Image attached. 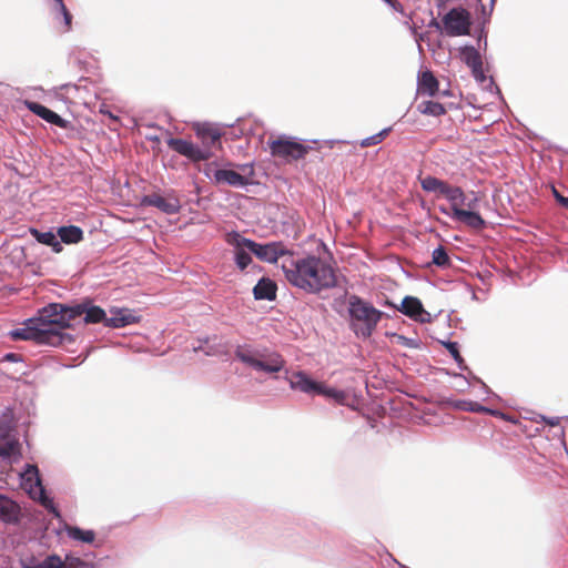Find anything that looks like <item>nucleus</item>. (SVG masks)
I'll use <instances>...</instances> for the list:
<instances>
[{
	"instance_id": "10",
	"label": "nucleus",
	"mask_w": 568,
	"mask_h": 568,
	"mask_svg": "<svg viewBox=\"0 0 568 568\" xmlns=\"http://www.w3.org/2000/svg\"><path fill=\"white\" fill-rule=\"evenodd\" d=\"M444 31L447 36H465L470 29V13L464 8H453L443 20Z\"/></svg>"
},
{
	"instance_id": "26",
	"label": "nucleus",
	"mask_w": 568,
	"mask_h": 568,
	"mask_svg": "<svg viewBox=\"0 0 568 568\" xmlns=\"http://www.w3.org/2000/svg\"><path fill=\"white\" fill-rule=\"evenodd\" d=\"M417 110L425 115L440 116L446 113L445 106L436 101L427 100L417 104Z\"/></svg>"
},
{
	"instance_id": "31",
	"label": "nucleus",
	"mask_w": 568,
	"mask_h": 568,
	"mask_svg": "<svg viewBox=\"0 0 568 568\" xmlns=\"http://www.w3.org/2000/svg\"><path fill=\"white\" fill-rule=\"evenodd\" d=\"M54 10L57 11V13L59 16L62 17L61 31L62 32L70 31L71 27H72V14L69 12V10L65 7V4L61 3L60 6L55 7Z\"/></svg>"
},
{
	"instance_id": "11",
	"label": "nucleus",
	"mask_w": 568,
	"mask_h": 568,
	"mask_svg": "<svg viewBox=\"0 0 568 568\" xmlns=\"http://www.w3.org/2000/svg\"><path fill=\"white\" fill-rule=\"evenodd\" d=\"M417 92L427 97H453L454 91L450 89L449 81L442 85L435 73H418Z\"/></svg>"
},
{
	"instance_id": "23",
	"label": "nucleus",
	"mask_w": 568,
	"mask_h": 568,
	"mask_svg": "<svg viewBox=\"0 0 568 568\" xmlns=\"http://www.w3.org/2000/svg\"><path fill=\"white\" fill-rule=\"evenodd\" d=\"M443 196H445L452 204V211L455 215V207H460L462 204H465V193L459 186H452L447 184Z\"/></svg>"
},
{
	"instance_id": "22",
	"label": "nucleus",
	"mask_w": 568,
	"mask_h": 568,
	"mask_svg": "<svg viewBox=\"0 0 568 568\" xmlns=\"http://www.w3.org/2000/svg\"><path fill=\"white\" fill-rule=\"evenodd\" d=\"M462 60L471 71H483L481 55L475 48H465L462 51Z\"/></svg>"
},
{
	"instance_id": "52",
	"label": "nucleus",
	"mask_w": 568,
	"mask_h": 568,
	"mask_svg": "<svg viewBox=\"0 0 568 568\" xmlns=\"http://www.w3.org/2000/svg\"><path fill=\"white\" fill-rule=\"evenodd\" d=\"M480 384H481V388H483L485 394H490L491 393L490 389L488 388V386L485 383L480 382Z\"/></svg>"
},
{
	"instance_id": "51",
	"label": "nucleus",
	"mask_w": 568,
	"mask_h": 568,
	"mask_svg": "<svg viewBox=\"0 0 568 568\" xmlns=\"http://www.w3.org/2000/svg\"><path fill=\"white\" fill-rule=\"evenodd\" d=\"M240 168H241V170H242L243 172H245V171H247V170H248V171L252 173V171H253L252 164H243V165H241Z\"/></svg>"
},
{
	"instance_id": "17",
	"label": "nucleus",
	"mask_w": 568,
	"mask_h": 568,
	"mask_svg": "<svg viewBox=\"0 0 568 568\" xmlns=\"http://www.w3.org/2000/svg\"><path fill=\"white\" fill-rule=\"evenodd\" d=\"M213 176L216 185L225 184L233 187H244L250 183L247 178L233 170L221 169L215 171Z\"/></svg>"
},
{
	"instance_id": "38",
	"label": "nucleus",
	"mask_w": 568,
	"mask_h": 568,
	"mask_svg": "<svg viewBox=\"0 0 568 568\" xmlns=\"http://www.w3.org/2000/svg\"><path fill=\"white\" fill-rule=\"evenodd\" d=\"M219 170L220 169H215L212 163H209L203 168L202 172L212 183H214L213 173Z\"/></svg>"
},
{
	"instance_id": "8",
	"label": "nucleus",
	"mask_w": 568,
	"mask_h": 568,
	"mask_svg": "<svg viewBox=\"0 0 568 568\" xmlns=\"http://www.w3.org/2000/svg\"><path fill=\"white\" fill-rule=\"evenodd\" d=\"M21 486L32 499L38 500L54 517H60V513L54 506L53 500L45 494L39 469L36 465H26L24 471L21 473Z\"/></svg>"
},
{
	"instance_id": "39",
	"label": "nucleus",
	"mask_w": 568,
	"mask_h": 568,
	"mask_svg": "<svg viewBox=\"0 0 568 568\" xmlns=\"http://www.w3.org/2000/svg\"><path fill=\"white\" fill-rule=\"evenodd\" d=\"M552 193H554L556 201L564 207L568 209V197L561 195L554 186H552Z\"/></svg>"
},
{
	"instance_id": "33",
	"label": "nucleus",
	"mask_w": 568,
	"mask_h": 568,
	"mask_svg": "<svg viewBox=\"0 0 568 568\" xmlns=\"http://www.w3.org/2000/svg\"><path fill=\"white\" fill-rule=\"evenodd\" d=\"M32 236L41 244H44V245H51L53 240L57 237V234H54L53 232L51 231H47V232H41L37 229H31L30 230Z\"/></svg>"
},
{
	"instance_id": "28",
	"label": "nucleus",
	"mask_w": 568,
	"mask_h": 568,
	"mask_svg": "<svg viewBox=\"0 0 568 568\" xmlns=\"http://www.w3.org/2000/svg\"><path fill=\"white\" fill-rule=\"evenodd\" d=\"M83 312H85V303L75 304L72 306L64 305L63 310V329L68 328L70 326V322L75 320L77 317H80L83 315Z\"/></svg>"
},
{
	"instance_id": "30",
	"label": "nucleus",
	"mask_w": 568,
	"mask_h": 568,
	"mask_svg": "<svg viewBox=\"0 0 568 568\" xmlns=\"http://www.w3.org/2000/svg\"><path fill=\"white\" fill-rule=\"evenodd\" d=\"M432 262L439 267H447L450 265V260L444 246L439 245L432 253Z\"/></svg>"
},
{
	"instance_id": "47",
	"label": "nucleus",
	"mask_w": 568,
	"mask_h": 568,
	"mask_svg": "<svg viewBox=\"0 0 568 568\" xmlns=\"http://www.w3.org/2000/svg\"><path fill=\"white\" fill-rule=\"evenodd\" d=\"M390 129L387 128V129H383L382 131H379L378 133H376L377 135H381V142L385 139V136L389 133Z\"/></svg>"
},
{
	"instance_id": "4",
	"label": "nucleus",
	"mask_w": 568,
	"mask_h": 568,
	"mask_svg": "<svg viewBox=\"0 0 568 568\" xmlns=\"http://www.w3.org/2000/svg\"><path fill=\"white\" fill-rule=\"evenodd\" d=\"M196 134L202 140V146L175 138H170L166 143L176 153L192 162L206 161L213 156L212 148L221 144V133L217 129L204 124L196 129Z\"/></svg>"
},
{
	"instance_id": "48",
	"label": "nucleus",
	"mask_w": 568,
	"mask_h": 568,
	"mask_svg": "<svg viewBox=\"0 0 568 568\" xmlns=\"http://www.w3.org/2000/svg\"><path fill=\"white\" fill-rule=\"evenodd\" d=\"M399 338L404 341V345H406V346H415L414 339L406 338L404 336H399Z\"/></svg>"
},
{
	"instance_id": "49",
	"label": "nucleus",
	"mask_w": 568,
	"mask_h": 568,
	"mask_svg": "<svg viewBox=\"0 0 568 568\" xmlns=\"http://www.w3.org/2000/svg\"><path fill=\"white\" fill-rule=\"evenodd\" d=\"M21 568H40L39 562L36 564H23Z\"/></svg>"
},
{
	"instance_id": "46",
	"label": "nucleus",
	"mask_w": 568,
	"mask_h": 568,
	"mask_svg": "<svg viewBox=\"0 0 568 568\" xmlns=\"http://www.w3.org/2000/svg\"><path fill=\"white\" fill-rule=\"evenodd\" d=\"M475 75V79L478 81V82H485L487 80V75L486 73H483V72H479V73H473Z\"/></svg>"
},
{
	"instance_id": "20",
	"label": "nucleus",
	"mask_w": 568,
	"mask_h": 568,
	"mask_svg": "<svg viewBox=\"0 0 568 568\" xmlns=\"http://www.w3.org/2000/svg\"><path fill=\"white\" fill-rule=\"evenodd\" d=\"M276 284L266 277H262L253 288L254 298L273 301L276 297Z\"/></svg>"
},
{
	"instance_id": "37",
	"label": "nucleus",
	"mask_w": 568,
	"mask_h": 568,
	"mask_svg": "<svg viewBox=\"0 0 568 568\" xmlns=\"http://www.w3.org/2000/svg\"><path fill=\"white\" fill-rule=\"evenodd\" d=\"M381 135H377V134H373L368 138H365L362 142H361V145L363 148H367V146H372V145H376L378 143H381Z\"/></svg>"
},
{
	"instance_id": "9",
	"label": "nucleus",
	"mask_w": 568,
	"mask_h": 568,
	"mask_svg": "<svg viewBox=\"0 0 568 568\" xmlns=\"http://www.w3.org/2000/svg\"><path fill=\"white\" fill-rule=\"evenodd\" d=\"M272 155L285 160H300L312 149L310 144L302 143L296 138L282 135L276 140L268 142Z\"/></svg>"
},
{
	"instance_id": "14",
	"label": "nucleus",
	"mask_w": 568,
	"mask_h": 568,
	"mask_svg": "<svg viewBox=\"0 0 568 568\" xmlns=\"http://www.w3.org/2000/svg\"><path fill=\"white\" fill-rule=\"evenodd\" d=\"M143 203L159 209L165 214H176L180 212L181 203L174 195L162 196L160 194H150L144 196Z\"/></svg>"
},
{
	"instance_id": "5",
	"label": "nucleus",
	"mask_w": 568,
	"mask_h": 568,
	"mask_svg": "<svg viewBox=\"0 0 568 568\" xmlns=\"http://www.w3.org/2000/svg\"><path fill=\"white\" fill-rule=\"evenodd\" d=\"M349 328L357 337L369 338L383 317V312L357 295L348 297Z\"/></svg>"
},
{
	"instance_id": "16",
	"label": "nucleus",
	"mask_w": 568,
	"mask_h": 568,
	"mask_svg": "<svg viewBox=\"0 0 568 568\" xmlns=\"http://www.w3.org/2000/svg\"><path fill=\"white\" fill-rule=\"evenodd\" d=\"M20 506L14 500L0 494V520L8 525H16L20 520Z\"/></svg>"
},
{
	"instance_id": "54",
	"label": "nucleus",
	"mask_w": 568,
	"mask_h": 568,
	"mask_svg": "<svg viewBox=\"0 0 568 568\" xmlns=\"http://www.w3.org/2000/svg\"><path fill=\"white\" fill-rule=\"evenodd\" d=\"M54 1V8L60 6L61 3H64L63 0H53Z\"/></svg>"
},
{
	"instance_id": "15",
	"label": "nucleus",
	"mask_w": 568,
	"mask_h": 568,
	"mask_svg": "<svg viewBox=\"0 0 568 568\" xmlns=\"http://www.w3.org/2000/svg\"><path fill=\"white\" fill-rule=\"evenodd\" d=\"M26 106L29 111L47 121L48 123L54 124L61 129L69 128L70 122L68 120L61 118L58 113L53 112L39 102L26 101Z\"/></svg>"
},
{
	"instance_id": "44",
	"label": "nucleus",
	"mask_w": 568,
	"mask_h": 568,
	"mask_svg": "<svg viewBox=\"0 0 568 568\" xmlns=\"http://www.w3.org/2000/svg\"><path fill=\"white\" fill-rule=\"evenodd\" d=\"M477 201H478L477 197H474V199L468 200V201L466 199L464 205L467 206L470 211H473V209H475L476 205H477Z\"/></svg>"
},
{
	"instance_id": "27",
	"label": "nucleus",
	"mask_w": 568,
	"mask_h": 568,
	"mask_svg": "<svg viewBox=\"0 0 568 568\" xmlns=\"http://www.w3.org/2000/svg\"><path fill=\"white\" fill-rule=\"evenodd\" d=\"M318 395L333 399L336 404L347 405L348 395L345 390L326 386L322 383Z\"/></svg>"
},
{
	"instance_id": "24",
	"label": "nucleus",
	"mask_w": 568,
	"mask_h": 568,
	"mask_svg": "<svg viewBox=\"0 0 568 568\" xmlns=\"http://www.w3.org/2000/svg\"><path fill=\"white\" fill-rule=\"evenodd\" d=\"M65 534L69 538L87 544H92L95 539V532L91 529L84 530L77 526H67Z\"/></svg>"
},
{
	"instance_id": "2",
	"label": "nucleus",
	"mask_w": 568,
	"mask_h": 568,
	"mask_svg": "<svg viewBox=\"0 0 568 568\" xmlns=\"http://www.w3.org/2000/svg\"><path fill=\"white\" fill-rule=\"evenodd\" d=\"M64 304L51 303L39 311L38 317L28 318L23 327L10 331L13 341H34L40 345L61 346L72 342L71 335L63 332Z\"/></svg>"
},
{
	"instance_id": "42",
	"label": "nucleus",
	"mask_w": 568,
	"mask_h": 568,
	"mask_svg": "<svg viewBox=\"0 0 568 568\" xmlns=\"http://www.w3.org/2000/svg\"><path fill=\"white\" fill-rule=\"evenodd\" d=\"M387 4H389L394 10L400 12L402 14H405L403 6L399 3L398 0H388L385 1Z\"/></svg>"
},
{
	"instance_id": "25",
	"label": "nucleus",
	"mask_w": 568,
	"mask_h": 568,
	"mask_svg": "<svg viewBox=\"0 0 568 568\" xmlns=\"http://www.w3.org/2000/svg\"><path fill=\"white\" fill-rule=\"evenodd\" d=\"M447 184L448 183H446L435 176H432V175H427V176L420 179L422 189L426 192L435 193L437 195L444 194V191H445Z\"/></svg>"
},
{
	"instance_id": "3",
	"label": "nucleus",
	"mask_w": 568,
	"mask_h": 568,
	"mask_svg": "<svg viewBox=\"0 0 568 568\" xmlns=\"http://www.w3.org/2000/svg\"><path fill=\"white\" fill-rule=\"evenodd\" d=\"M234 355L237 361L256 373L272 375L285 367L284 357L277 351L262 344H240L235 347Z\"/></svg>"
},
{
	"instance_id": "1",
	"label": "nucleus",
	"mask_w": 568,
	"mask_h": 568,
	"mask_svg": "<svg viewBox=\"0 0 568 568\" xmlns=\"http://www.w3.org/2000/svg\"><path fill=\"white\" fill-rule=\"evenodd\" d=\"M286 281L308 294H318L337 285L333 266L315 255H287L282 262Z\"/></svg>"
},
{
	"instance_id": "19",
	"label": "nucleus",
	"mask_w": 568,
	"mask_h": 568,
	"mask_svg": "<svg viewBox=\"0 0 568 568\" xmlns=\"http://www.w3.org/2000/svg\"><path fill=\"white\" fill-rule=\"evenodd\" d=\"M452 217L475 230H480L485 225L484 219L477 212L470 210L455 207V215H452Z\"/></svg>"
},
{
	"instance_id": "29",
	"label": "nucleus",
	"mask_w": 568,
	"mask_h": 568,
	"mask_svg": "<svg viewBox=\"0 0 568 568\" xmlns=\"http://www.w3.org/2000/svg\"><path fill=\"white\" fill-rule=\"evenodd\" d=\"M456 407H458L462 410L465 412H473V413H487L493 416H499L501 415L499 412L495 409L487 408L479 403L470 402V400H460L457 403Z\"/></svg>"
},
{
	"instance_id": "53",
	"label": "nucleus",
	"mask_w": 568,
	"mask_h": 568,
	"mask_svg": "<svg viewBox=\"0 0 568 568\" xmlns=\"http://www.w3.org/2000/svg\"><path fill=\"white\" fill-rule=\"evenodd\" d=\"M6 357L10 361H14L16 354H8Z\"/></svg>"
},
{
	"instance_id": "50",
	"label": "nucleus",
	"mask_w": 568,
	"mask_h": 568,
	"mask_svg": "<svg viewBox=\"0 0 568 568\" xmlns=\"http://www.w3.org/2000/svg\"><path fill=\"white\" fill-rule=\"evenodd\" d=\"M101 112L104 113V114H108L110 119H112L113 121H118V116H115L113 113H111L110 111H104L103 109H101Z\"/></svg>"
},
{
	"instance_id": "7",
	"label": "nucleus",
	"mask_w": 568,
	"mask_h": 568,
	"mask_svg": "<svg viewBox=\"0 0 568 568\" xmlns=\"http://www.w3.org/2000/svg\"><path fill=\"white\" fill-rule=\"evenodd\" d=\"M85 323H100L111 328H122L131 324L138 323L140 317L129 308H111L108 316L100 306L85 303V312H83Z\"/></svg>"
},
{
	"instance_id": "40",
	"label": "nucleus",
	"mask_w": 568,
	"mask_h": 568,
	"mask_svg": "<svg viewBox=\"0 0 568 568\" xmlns=\"http://www.w3.org/2000/svg\"><path fill=\"white\" fill-rule=\"evenodd\" d=\"M194 352H199V351H202L204 352L205 355L207 356H214V355H217L219 352L215 351L212 346H209V347H204L202 345H199V346H195L193 347Z\"/></svg>"
},
{
	"instance_id": "21",
	"label": "nucleus",
	"mask_w": 568,
	"mask_h": 568,
	"mask_svg": "<svg viewBox=\"0 0 568 568\" xmlns=\"http://www.w3.org/2000/svg\"><path fill=\"white\" fill-rule=\"evenodd\" d=\"M57 234L65 244H77L83 240V231L77 225L61 226Z\"/></svg>"
},
{
	"instance_id": "18",
	"label": "nucleus",
	"mask_w": 568,
	"mask_h": 568,
	"mask_svg": "<svg viewBox=\"0 0 568 568\" xmlns=\"http://www.w3.org/2000/svg\"><path fill=\"white\" fill-rule=\"evenodd\" d=\"M10 426L7 424H0V457L10 458L19 455V443L17 439L10 436Z\"/></svg>"
},
{
	"instance_id": "32",
	"label": "nucleus",
	"mask_w": 568,
	"mask_h": 568,
	"mask_svg": "<svg viewBox=\"0 0 568 568\" xmlns=\"http://www.w3.org/2000/svg\"><path fill=\"white\" fill-rule=\"evenodd\" d=\"M236 251H235V264L237 265V267L240 270H245L251 263H252V257L250 255V253H247L245 250H243L244 247H235Z\"/></svg>"
},
{
	"instance_id": "45",
	"label": "nucleus",
	"mask_w": 568,
	"mask_h": 568,
	"mask_svg": "<svg viewBox=\"0 0 568 568\" xmlns=\"http://www.w3.org/2000/svg\"><path fill=\"white\" fill-rule=\"evenodd\" d=\"M542 418L550 426H557L559 424V420H560L559 417H549V418L542 417Z\"/></svg>"
},
{
	"instance_id": "12",
	"label": "nucleus",
	"mask_w": 568,
	"mask_h": 568,
	"mask_svg": "<svg viewBox=\"0 0 568 568\" xmlns=\"http://www.w3.org/2000/svg\"><path fill=\"white\" fill-rule=\"evenodd\" d=\"M398 311L418 323L425 324L432 322L430 313L424 308L422 302L417 297H404Z\"/></svg>"
},
{
	"instance_id": "13",
	"label": "nucleus",
	"mask_w": 568,
	"mask_h": 568,
	"mask_svg": "<svg viewBox=\"0 0 568 568\" xmlns=\"http://www.w3.org/2000/svg\"><path fill=\"white\" fill-rule=\"evenodd\" d=\"M288 384L291 389L300 390L304 394H317L320 392L322 383H318L312 379L305 372L297 371L294 372L291 376L286 374L284 377Z\"/></svg>"
},
{
	"instance_id": "34",
	"label": "nucleus",
	"mask_w": 568,
	"mask_h": 568,
	"mask_svg": "<svg viewBox=\"0 0 568 568\" xmlns=\"http://www.w3.org/2000/svg\"><path fill=\"white\" fill-rule=\"evenodd\" d=\"M40 568H65L63 560L58 555H50L39 562Z\"/></svg>"
},
{
	"instance_id": "41",
	"label": "nucleus",
	"mask_w": 568,
	"mask_h": 568,
	"mask_svg": "<svg viewBox=\"0 0 568 568\" xmlns=\"http://www.w3.org/2000/svg\"><path fill=\"white\" fill-rule=\"evenodd\" d=\"M95 63H97V61L93 59H90L89 61L79 60L78 68L79 69H94V68H98Z\"/></svg>"
},
{
	"instance_id": "36",
	"label": "nucleus",
	"mask_w": 568,
	"mask_h": 568,
	"mask_svg": "<svg viewBox=\"0 0 568 568\" xmlns=\"http://www.w3.org/2000/svg\"><path fill=\"white\" fill-rule=\"evenodd\" d=\"M65 565V568H83L87 566V564L79 557H74L72 555L65 556V561H63Z\"/></svg>"
},
{
	"instance_id": "55",
	"label": "nucleus",
	"mask_w": 568,
	"mask_h": 568,
	"mask_svg": "<svg viewBox=\"0 0 568 568\" xmlns=\"http://www.w3.org/2000/svg\"><path fill=\"white\" fill-rule=\"evenodd\" d=\"M440 212L445 213V214H448V211L446 209H444V207H440Z\"/></svg>"
},
{
	"instance_id": "43",
	"label": "nucleus",
	"mask_w": 568,
	"mask_h": 568,
	"mask_svg": "<svg viewBox=\"0 0 568 568\" xmlns=\"http://www.w3.org/2000/svg\"><path fill=\"white\" fill-rule=\"evenodd\" d=\"M62 243L61 239L55 237L50 246L54 253H60L63 250Z\"/></svg>"
},
{
	"instance_id": "6",
	"label": "nucleus",
	"mask_w": 568,
	"mask_h": 568,
	"mask_svg": "<svg viewBox=\"0 0 568 568\" xmlns=\"http://www.w3.org/2000/svg\"><path fill=\"white\" fill-rule=\"evenodd\" d=\"M227 242L234 247L247 248L258 260L266 263H277L280 261V264L282 265V262L286 258V256L293 254L282 242H268L260 244L251 239L242 236L237 232L230 233L227 235Z\"/></svg>"
},
{
	"instance_id": "35",
	"label": "nucleus",
	"mask_w": 568,
	"mask_h": 568,
	"mask_svg": "<svg viewBox=\"0 0 568 568\" xmlns=\"http://www.w3.org/2000/svg\"><path fill=\"white\" fill-rule=\"evenodd\" d=\"M446 349L449 352V354L453 356L455 362L458 364L460 368H463L464 358L462 357L459 353V347L457 342H444L443 343Z\"/></svg>"
}]
</instances>
